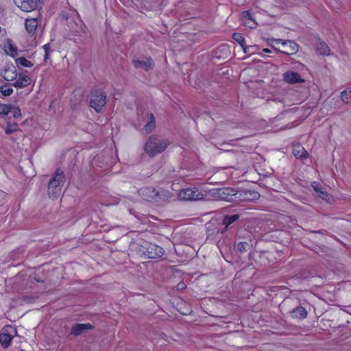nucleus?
Returning <instances> with one entry per match:
<instances>
[{"label":"nucleus","instance_id":"1a4fd4ad","mask_svg":"<svg viewBox=\"0 0 351 351\" xmlns=\"http://www.w3.org/2000/svg\"><path fill=\"white\" fill-rule=\"evenodd\" d=\"M14 4L24 12H30L37 7L36 0H13Z\"/></svg>","mask_w":351,"mask_h":351},{"label":"nucleus","instance_id":"f8f14e48","mask_svg":"<svg viewBox=\"0 0 351 351\" xmlns=\"http://www.w3.org/2000/svg\"><path fill=\"white\" fill-rule=\"evenodd\" d=\"M140 193L145 197L147 201H157L159 193L158 190L153 187H145L140 190Z\"/></svg>","mask_w":351,"mask_h":351},{"label":"nucleus","instance_id":"b1692460","mask_svg":"<svg viewBox=\"0 0 351 351\" xmlns=\"http://www.w3.org/2000/svg\"><path fill=\"white\" fill-rule=\"evenodd\" d=\"M12 86V85L9 83L0 86V93L5 97L10 96L13 93Z\"/></svg>","mask_w":351,"mask_h":351},{"label":"nucleus","instance_id":"f3484780","mask_svg":"<svg viewBox=\"0 0 351 351\" xmlns=\"http://www.w3.org/2000/svg\"><path fill=\"white\" fill-rule=\"evenodd\" d=\"M290 314L293 318L303 319L307 317L308 312L304 307L300 306L293 308Z\"/></svg>","mask_w":351,"mask_h":351},{"label":"nucleus","instance_id":"9d476101","mask_svg":"<svg viewBox=\"0 0 351 351\" xmlns=\"http://www.w3.org/2000/svg\"><path fill=\"white\" fill-rule=\"evenodd\" d=\"M283 80L290 84L296 83H303L304 80L302 78L300 74L297 72L288 71L283 73Z\"/></svg>","mask_w":351,"mask_h":351},{"label":"nucleus","instance_id":"aec40b11","mask_svg":"<svg viewBox=\"0 0 351 351\" xmlns=\"http://www.w3.org/2000/svg\"><path fill=\"white\" fill-rule=\"evenodd\" d=\"M311 186L319 197L324 200H328L329 195L327 192L322 190V187L319 182H313Z\"/></svg>","mask_w":351,"mask_h":351},{"label":"nucleus","instance_id":"4c0bfd02","mask_svg":"<svg viewBox=\"0 0 351 351\" xmlns=\"http://www.w3.org/2000/svg\"><path fill=\"white\" fill-rule=\"evenodd\" d=\"M243 49L244 53H247L249 51V47H246L245 45L242 47Z\"/></svg>","mask_w":351,"mask_h":351},{"label":"nucleus","instance_id":"0eeeda50","mask_svg":"<svg viewBox=\"0 0 351 351\" xmlns=\"http://www.w3.org/2000/svg\"><path fill=\"white\" fill-rule=\"evenodd\" d=\"M14 71H13L14 75L10 77V78L8 76L5 75L4 77L5 80H6L7 81H10V80H12L13 78H16L18 76L16 81L14 83H13L12 85L14 87L19 88H25V87L27 86L30 84V82H31L29 77L25 73L17 74L16 69L14 68Z\"/></svg>","mask_w":351,"mask_h":351},{"label":"nucleus","instance_id":"ddd939ff","mask_svg":"<svg viewBox=\"0 0 351 351\" xmlns=\"http://www.w3.org/2000/svg\"><path fill=\"white\" fill-rule=\"evenodd\" d=\"M93 326L90 323L76 324L71 328V334L74 336H79L88 330H91Z\"/></svg>","mask_w":351,"mask_h":351},{"label":"nucleus","instance_id":"f03ea898","mask_svg":"<svg viewBox=\"0 0 351 351\" xmlns=\"http://www.w3.org/2000/svg\"><path fill=\"white\" fill-rule=\"evenodd\" d=\"M64 181L65 178L63 171L57 170L48 184V193L50 197L56 198L60 195Z\"/></svg>","mask_w":351,"mask_h":351},{"label":"nucleus","instance_id":"a211bd4d","mask_svg":"<svg viewBox=\"0 0 351 351\" xmlns=\"http://www.w3.org/2000/svg\"><path fill=\"white\" fill-rule=\"evenodd\" d=\"M25 26L28 34L33 36L38 27V21L36 19H27L25 20Z\"/></svg>","mask_w":351,"mask_h":351},{"label":"nucleus","instance_id":"9b49d317","mask_svg":"<svg viewBox=\"0 0 351 351\" xmlns=\"http://www.w3.org/2000/svg\"><path fill=\"white\" fill-rule=\"evenodd\" d=\"M134 66L136 69H143L145 71L152 70L154 67V60L151 58H146L143 60H134Z\"/></svg>","mask_w":351,"mask_h":351},{"label":"nucleus","instance_id":"5701e85b","mask_svg":"<svg viewBox=\"0 0 351 351\" xmlns=\"http://www.w3.org/2000/svg\"><path fill=\"white\" fill-rule=\"evenodd\" d=\"M317 51L321 55H329L330 48L324 42H319L317 47Z\"/></svg>","mask_w":351,"mask_h":351},{"label":"nucleus","instance_id":"f704fd0d","mask_svg":"<svg viewBox=\"0 0 351 351\" xmlns=\"http://www.w3.org/2000/svg\"><path fill=\"white\" fill-rule=\"evenodd\" d=\"M243 17L244 23L253 19L252 14L250 13L249 11L243 12Z\"/></svg>","mask_w":351,"mask_h":351},{"label":"nucleus","instance_id":"393cba45","mask_svg":"<svg viewBox=\"0 0 351 351\" xmlns=\"http://www.w3.org/2000/svg\"><path fill=\"white\" fill-rule=\"evenodd\" d=\"M341 100L346 104L351 102V88H347L341 93Z\"/></svg>","mask_w":351,"mask_h":351},{"label":"nucleus","instance_id":"7ed1b4c3","mask_svg":"<svg viewBox=\"0 0 351 351\" xmlns=\"http://www.w3.org/2000/svg\"><path fill=\"white\" fill-rule=\"evenodd\" d=\"M106 104V95L100 88L92 90L90 96V106L97 112H100Z\"/></svg>","mask_w":351,"mask_h":351},{"label":"nucleus","instance_id":"7c9ffc66","mask_svg":"<svg viewBox=\"0 0 351 351\" xmlns=\"http://www.w3.org/2000/svg\"><path fill=\"white\" fill-rule=\"evenodd\" d=\"M249 247V243L247 242L241 241L239 242L236 245V250L240 253H243L247 251Z\"/></svg>","mask_w":351,"mask_h":351},{"label":"nucleus","instance_id":"20e7f679","mask_svg":"<svg viewBox=\"0 0 351 351\" xmlns=\"http://www.w3.org/2000/svg\"><path fill=\"white\" fill-rule=\"evenodd\" d=\"M140 251L148 258H157L163 256L164 249L154 243L143 242L141 245Z\"/></svg>","mask_w":351,"mask_h":351},{"label":"nucleus","instance_id":"c756f323","mask_svg":"<svg viewBox=\"0 0 351 351\" xmlns=\"http://www.w3.org/2000/svg\"><path fill=\"white\" fill-rule=\"evenodd\" d=\"M19 130L18 125L16 123L11 124L8 123L7 126L5 129V133L6 134H11Z\"/></svg>","mask_w":351,"mask_h":351},{"label":"nucleus","instance_id":"2eb2a0df","mask_svg":"<svg viewBox=\"0 0 351 351\" xmlns=\"http://www.w3.org/2000/svg\"><path fill=\"white\" fill-rule=\"evenodd\" d=\"M239 218L240 215L239 214L227 215L224 216L222 220V224L225 227L223 230H221V234H224L227 230L228 228L230 227L231 224L234 223L235 221L239 220Z\"/></svg>","mask_w":351,"mask_h":351},{"label":"nucleus","instance_id":"39448f33","mask_svg":"<svg viewBox=\"0 0 351 351\" xmlns=\"http://www.w3.org/2000/svg\"><path fill=\"white\" fill-rule=\"evenodd\" d=\"M178 198L182 201L201 200L204 198V195L197 188H185L180 190Z\"/></svg>","mask_w":351,"mask_h":351},{"label":"nucleus","instance_id":"423d86ee","mask_svg":"<svg viewBox=\"0 0 351 351\" xmlns=\"http://www.w3.org/2000/svg\"><path fill=\"white\" fill-rule=\"evenodd\" d=\"M237 191L233 188H222L217 189L215 195L222 200L232 202L237 200Z\"/></svg>","mask_w":351,"mask_h":351},{"label":"nucleus","instance_id":"412c9836","mask_svg":"<svg viewBox=\"0 0 351 351\" xmlns=\"http://www.w3.org/2000/svg\"><path fill=\"white\" fill-rule=\"evenodd\" d=\"M293 154L296 158L305 159L308 158V154L306 150L300 145L293 147Z\"/></svg>","mask_w":351,"mask_h":351},{"label":"nucleus","instance_id":"58836bf2","mask_svg":"<svg viewBox=\"0 0 351 351\" xmlns=\"http://www.w3.org/2000/svg\"><path fill=\"white\" fill-rule=\"evenodd\" d=\"M263 52H265V53H271V50H270V49H267V48H265V49H263Z\"/></svg>","mask_w":351,"mask_h":351},{"label":"nucleus","instance_id":"c85d7f7f","mask_svg":"<svg viewBox=\"0 0 351 351\" xmlns=\"http://www.w3.org/2000/svg\"><path fill=\"white\" fill-rule=\"evenodd\" d=\"M10 104H3L0 102V118L9 115Z\"/></svg>","mask_w":351,"mask_h":351},{"label":"nucleus","instance_id":"2f4dec72","mask_svg":"<svg viewBox=\"0 0 351 351\" xmlns=\"http://www.w3.org/2000/svg\"><path fill=\"white\" fill-rule=\"evenodd\" d=\"M43 48L44 49V61L47 62L49 59V55L50 52L52 51L51 49V45L50 43H47L43 46Z\"/></svg>","mask_w":351,"mask_h":351},{"label":"nucleus","instance_id":"6e6552de","mask_svg":"<svg viewBox=\"0 0 351 351\" xmlns=\"http://www.w3.org/2000/svg\"><path fill=\"white\" fill-rule=\"evenodd\" d=\"M237 200L252 201L258 199L260 194L254 191L241 190L237 191Z\"/></svg>","mask_w":351,"mask_h":351},{"label":"nucleus","instance_id":"a878e982","mask_svg":"<svg viewBox=\"0 0 351 351\" xmlns=\"http://www.w3.org/2000/svg\"><path fill=\"white\" fill-rule=\"evenodd\" d=\"M15 62L17 65H21L27 68L32 67L33 66V64L25 57L18 58L15 60Z\"/></svg>","mask_w":351,"mask_h":351},{"label":"nucleus","instance_id":"f257e3e1","mask_svg":"<svg viewBox=\"0 0 351 351\" xmlns=\"http://www.w3.org/2000/svg\"><path fill=\"white\" fill-rule=\"evenodd\" d=\"M167 139L161 138L156 135L151 136L144 145L145 152L153 158L163 152L169 145Z\"/></svg>","mask_w":351,"mask_h":351},{"label":"nucleus","instance_id":"c9c22d12","mask_svg":"<svg viewBox=\"0 0 351 351\" xmlns=\"http://www.w3.org/2000/svg\"><path fill=\"white\" fill-rule=\"evenodd\" d=\"M177 287H178V289H184L186 288V285H185L184 282H181L178 284Z\"/></svg>","mask_w":351,"mask_h":351},{"label":"nucleus","instance_id":"4be33fe9","mask_svg":"<svg viewBox=\"0 0 351 351\" xmlns=\"http://www.w3.org/2000/svg\"><path fill=\"white\" fill-rule=\"evenodd\" d=\"M12 339V336L7 333H0V342L3 348H8Z\"/></svg>","mask_w":351,"mask_h":351},{"label":"nucleus","instance_id":"4468645a","mask_svg":"<svg viewBox=\"0 0 351 351\" xmlns=\"http://www.w3.org/2000/svg\"><path fill=\"white\" fill-rule=\"evenodd\" d=\"M282 46L285 48V51H280L276 48L274 49L277 51L281 52L285 54H294L298 51L299 46L298 45L291 40H286L282 42Z\"/></svg>","mask_w":351,"mask_h":351},{"label":"nucleus","instance_id":"bb28decb","mask_svg":"<svg viewBox=\"0 0 351 351\" xmlns=\"http://www.w3.org/2000/svg\"><path fill=\"white\" fill-rule=\"evenodd\" d=\"M9 114L14 118H19L21 117V109L18 106H14L10 104Z\"/></svg>","mask_w":351,"mask_h":351},{"label":"nucleus","instance_id":"72a5a7b5","mask_svg":"<svg viewBox=\"0 0 351 351\" xmlns=\"http://www.w3.org/2000/svg\"><path fill=\"white\" fill-rule=\"evenodd\" d=\"M245 25L251 29H254L256 28L257 23L255 21V20L252 19L250 21L245 22Z\"/></svg>","mask_w":351,"mask_h":351},{"label":"nucleus","instance_id":"e433bc0d","mask_svg":"<svg viewBox=\"0 0 351 351\" xmlns=\"http://www.w3.org/2000/svg\"><path fill=\"white\" fill-rule=\"evenodd\" d=\"M273 43H275V44H280L281 43L282 45V42L284 41L282 39H271V40Z\"/></svg>","mask_w":351,"mask_h":351},{"label":"nucleus","instance_id":"473e14b6","mask_svg":"<svg viewBox=\"0 0 351 351\" xmlns=\"http://www.w3.org/2000/svg\"><path fill=\"white\" fill-rule=\"evenodd\" d=\"M86 34V27L82 23V21H80V25L79 27V29L75 31V34L74 35L75 36H80L85 35Z\"/></svg>","mask_w":351,"mask_h":351},{"label":"nucleus","instance_id":"dca6fc26","mask_svg":"<svg viewBox=\"0 0 351 351\" xmlns=\"http://www.w3.org/2000/svg\"><path fill=\"white\" fill-rule=\"evenodd\" d=\"M4 50L11 57H16L18 55L17 47L14 45L10 38H6L4 43Z\"/></svg>","mask_w":351,"mask_h":351},{"label":"nucleus","instance_id":"6ab92c4d","mask_svg":"<svg viewBox=\"0 0 351 351\" xmlns=\"http://www.w3.org/2000/svg\"><path fill=\"white\" fill-rule=\"evenodd\" d=\"M155 127H156V123H155L154 116L152 113H149L148 114V122L143 128L142 132L144 134H147L150 133L151 132H152L154 130V129L155 128Z\"/></svg>","mask_w":351,"mask_h":351},{"label":"nucleus","instance_id":"cd10ccee","mask_svg":"<svg viewBox=\"0 0 351 351\" xmlns=\"http://www.w3.org/2000/svg\"><path fill=\"white\" fill-rule=\"evenodd\" d=\"M232 38L241 46V47H243L245 45V40L242 34L238 32L234 33L232 34Z\"/></svg>","mask_w":351,"mask_h":351}]
</instances>
